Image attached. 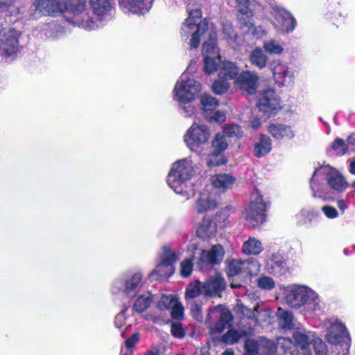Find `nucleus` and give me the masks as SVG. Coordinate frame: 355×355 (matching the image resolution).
Returning a JSON list of instances; mask_svg holds the SVG:
<instances>
[{
	"mask_svg": "<svg viewBox=\"0 0 355 355\" xmlns=\"http://www.w3.org/2000/svg\"><path fill=\"white\" fill-rule=\"evenodd\" d=\"M19 33L13 28H4L0 32V55L9 58L19 50Z\"/></svg>",
	"mask_w": 355,
	"mask_h": 355,
	"instance_id": "obj_16",
	"label": "nucleus"
},
{
	"mask_svg": "<svg viewBox=\"0 0 355 355\" xmlns=\"http://www.w3.org/2000/svg\"><path fill=\"white\" fill-rule=\"evenodd\" d=\"M210 122H223L226 119V116L224 112L220 110H216L211 112V114H205V116Z\"/></svg>",
	"mask_w": 355,
	"mask_h": 355,
	"instance_id": "obj_56",
	"label": "nucleus"
},
{
	"mask_svg": "<svg viewBox=\"0 0 355 355\" xmlns=\"http://www.w3.org/2000/svg\"><path fill=\"white\" fill-rule=\"evenodd\" d=\"M263 48L269 54L280 55L284 52V48L282 44L275 40L265 41Z\"/></svg>",
	"mask_w": 355,
	"mask_h": 355,
	"instance_id": "obj_41",
	"label": "nucleus"
},
{
	"mask_svg": "<svg viewBox=\"0 0 355 355\" xmlns=\"http://www.w3.org/2000/svg\"><path fill=\"white\" fill-rule=\"evenodd\" d=\"M245 336L243 330H236L234 329H229L221 338V340L227 345L236 343Z\"/></svg>",
	"mask_w": 355,
	"mask_h": 355,
	"instance_id": "obj_40",
	"label": "nucleus"
},
{
	"mask_svg": "<svg viewBox=\"0 0 355 355\" xmlns=\"http://www.w3.org/2000/svg\"><path fill=\"white\" fill-rule=\"evenodd\" d=\"M200 103L205 116V114H211V112L214 111L218 105V101L209 94L202 95Z\"/></svg>",
	"mask_w": 355,
	"mask_h": 355,
	"instance_id": "obj_39",
	"label": "nucleus"
},
{
	"mask_svg": "<svg viewBox=\"0 0 355 355\" xmlns=\"http://www.w3.org/2000/svg\"><path fill=\"white\" fill-rule=\"evenodd\" d=\"M201 11L198 9L191 10L189 17L182 24L181 37L187 40L191 37L189 45L191 49H196L200 42V37L208 31V22L206 19H200Z\"/></svg>",
	"mask_w": 355,
	"mask_h": 355,
	"instance_id": "obj_6",
	"label": "nucleus"
},
{
	"mask_svg": "<svg viewBox=\"0 0 355 355\" xmlns=\"http://www.w3.org/2000/svg\"><path fill=\"white\" fill-rule=\"evenodd\" d=\"M263 250L261 242L254 237H250L242 246V251L247 255H258Z\"/></svg>",
	"mask_w": 355,
	"mask_h": 355,
	"instance_id": "obj_35",
	"label": "nucleus"
},
{
	"mask_svg": "<svg viewBox=\"0 0 355 355\" xmlns=\"http://www.w3.org/2000/svg\"><path fill=\"white\" fill-rule=\"evenodd\" d=\"M266 209L267 203L264 202L258 189H254L251 194L248 208L245 213V218L250 228H257L266 222Z\"/></svg>",
	"mask_w": 355,
	"mask_h": 355,
	"instance_id": "obj_8",
	"label": "nucleus"
},
{
	"mask_svg": "<svg viewBox=\"0 0 355 355\" xmlns=\"http://www.w3.org/2000/svg\"><path fill=\"white\" fill-rule=\"evenodd\" d=\"M195 174L193 162L184 158L174 162L167 177L168 185L178 194L187 199L193 196V189L189 181Z\"/></svg>",
	"mask_w": 355,
	"mask_h": 355,
	"instance_id": "obj_1",
	"label": "nucleus"
},
{
	"mask_svg": "<svg viewBox=\"0 0 355 355\" xmlns=\"http://www.w3.org/2000/svg\"><path fill=\"white\" fill-rule=\"evenodd\" d=\"M216 33L211 30L209 34V40L205 41L202 46V55L204 56V69L205 73L210 74L221 67V57L219 49L216 45Z\"/></svg>",
	"mask_w": 355,
	"mask_h": 355,
	"instance_id": "obj_10",
	"label": "nucleus"
},
{
	"mask_svg": "<svg viewBox=\"0 0 355 355\" xmlns=\"http://www.w3.org/2000/svg\"><path fill=\"white\" fill-rule=\"evenodd\" d=\"M210 182L217 192L223 193L233 187L236 178L229 173H218L210 177Z\"/></svg>",
	"mask_w": 355,
	"mask_h": 355,
	"instance_id": "obj_24",
	"label": "nucleus"
},
{
	"mask_svg": "<svg viewBox=\"0 0 355 355\" xmlns=\"http://www.w3.org/2000/svg\"><path fill=\"white\" fill-rule=\"evenodd\" d=\"M315 355H328L326 344L318 336L313 343Z\"/></svg>",
	"mask_w": 355,
	"mask_h": 355,
	"instance_id": "obj_57",
	"label": "nucleus"
},
{
	"mask_svg": "<svg viewBox=\"0 0 355 355\" xmlns=\"http://www.w3.org/2000/svg\"><path fill=\"white\" fill-rule=\"evenodd\" d=\"M223 135H224L225 137H229L239 138L243 136V132L239 125L236 124H230L225 126Z\"/></svg>",
	"mask_w": 355,
	"mask_h": 355,
	"instance_id": "obj_52",
	"label": "nucleus"
},
{
	"mask_svg": "<svg viewBox=\"0 0 355 355\" xmlns=\"http://www.w3.org/2000/svg\"><path fill=\"white\" fill-rule=\"evenodd\" d=\"M171 332L174 337L182 338L184 336V330L179 322L172 324Z\"/></svg>",
	"mask_w": 355,
	"mask_h": 355,
	"instance_id": "obj_60",
	"label": "nucleus"
},
{
	"mask_svg": "<svg viewBox=\"0 0 355 355\" xmlns=\"http://www.w3.org/2000/svg\"><path fill=\"white\" fill-rule=\"evenodd\" d=\"M234 211V208L232 206H227L223 209L218 211L215 218H213L216 221L218 224V227H223L226 225V222L230 216L231 213H233Z\"/></svg>",
	"mask_w": 355,
	"mask_h": 355,
	"instance_id": "obj_46",
	"label": "nucleus"
},
{
	"mask_svg": "<svg viewBox=\"0 0 355 355\" xmlns=\"http://www.w3.org/2000/svg\"><path fill=\"white\" fill-rule=\"evenodd\" d=\"M285 300L291 307L300 308L306 304L308 309L316 313L322 309L318 295L312 289L304 286H293L285 291Z\"/></svg>",
	"mask_w": 355,
	"mask_h": 355,
	"instance_id": "obj_4",
	"label": "nucleus"
},
{
	"mask_svg": "<svg viewBox=\"0 0 355 355\" xmlns=\"http://www.w3.org/2000/svg\"><path fill=\"white\" fill-rule=\"evenodd\" d=\"M180 253L175 251L168 245L162 247L154 270L150 274L155 279L168 277L175 272V263L179 259Z\"/></svg>",
	"mask_w": 355,
	"mask_h": 355,
	"instance_id": "obj_7",
	"label": "nucleus"
},
{
	"mask_svg": "<svg viewBox=\"0 0 355 355\" xmlns=\"http://www.w3.org/2000/svg\"><path fill=\"white\" fill-rule=\"evenodd\" d=\"M352 144L347 143L340 138H336L331 144V149L335 151L337 155H344L347 152L348 147Z\"/></svg>",
	"mask_w": 355,
	"mask_h": 355,
	"instance_id": "obj_51",
	"label": "nucleus"
},
{
	"mask_svg": "<svg viewBox=\"0 0 355 355\" xmlns=\"http://www.w3.org/2000/svg\"><path fill=\"white\" fill-rule=\"evenodd\" d=\"M230 85L227 80L218 76V78L214 82L211 88L216 94H223L228 90Z\"/></svg>",
	"mask_w": 355,
	"mask_h": 355,
	"instance_id": "obj_49",
	"label": "nucleus"
},
{
	"mask_svg": "<svg viewBox=\"0 0 355 355\" xmlns=\"http://www.w3.org/2000/svg\"><path fill=\"white\" fill-rule=\"evenodd\" d=\"M293 337L295 342L288 337H279L277 344L284 350L286 355H310L311 345H313L316 338L314 332L297 329L293 331Z\"/></svg>",
	"mask_w": 355,
	"mask_h": 355,
	"instance_id": "obj_3",
	"label": "nucleus"
},
{
	"mask_svg": "<svg viewBox=\"0 0 355 355\" xmlns=\"http://www.w3.org/2000/svg\"><path fill=\"white\" fill-rule=\"evenodd\" d=\"M272 149L271 139L263 135H261L259 139L254 144V153L257 157H261L269 153Z\"/></svg>",
	"mask_w": 355,
	"mask_h": 355,
	"instance_id": "obj_34",
	"label": "nucleus"
},
{
	"mask_svg": "<svg viewBox=\"0 0 355 355\" xmlns=\"http://www.w3.org/2000/svg\"><path fill=\"white\" fill-rule=\"evenodd\" d=\"M239 5V12H241V10H244L248 8L252 9V3L251 0H236Z\"/></svg>",
	"mask_w": 355,
	"mask_h": 355,
	"instance_id": "obj_62",
	"label": "nucleus"
},
{
	"mask_svg": "<svg viewBox=\"0 0 355 355\" xmlns=\"http://www.w3.org/2000/svg\"><path fill=\"white\" fill-rule=\"evenodd\" d=\"M218 320L214 326L211 328L213 333H221L225 328L228 327L232 320L231 313L223 306L218 305L209 309L206 318V323L211 325L214 320Z\"/></svg>",
	"mask_w": 355,
	"mask_h": 355,
	"instance_id": "obj_17",
	"label": "nucleus"
},
{
	"mask_svg": "<svg viewBox=\"0 0 355 355\" xmlns=\"http://www.w3.org/2000/svg\"><path fill=\"white\" fill-rule=\"evenodd\" d=\"M271 15L273 16L272 24L280 33H290L295 29L297 21L293 16L284 8L271 3Z\"/></svg>",
	"mask_w": 355,
	"mask_h": 355,
	"instance_id": "obj_13",
	"label": "nucleus"
},
{
	"mask_svg": "<svg viewBox=\"0 0 355 355\" xmlns=\"http://www.w3.org/2000/svg\"><path fill=\"white\" fill-rule=\"evenodd\" d=\"M349 334L345 326L337 320H334L328 328L326 339L328 343L338 345L348 339Z\"/></svg>",
	"mask_w": 355,
	"mask_h": 355,
	"instance_id": "obj_20",
	"label": "nucleus"
},
{
	"mask_svg": "<svg viewBox=\"0 0 355 355\" xmlns=\"http://www.w3.org/2000/svg\"><path fill=\"white\" fill-rule=\"evenodd\" d=\"M257 285L264 290H271L275 287V283L272 278L268 276H262L257 279Z\"/></svg>",
	"mask_w": 355,
	"mask_h": 355,
	"instance_id": "obj_54",
	"label": "nucleus"
},
{
	"mask_svg": "<svg viewBox=\"0 0 355 355\" xmlns=\"http://www.w3.org/2000/svg\"><path fill=\"white\" fill-rule=\"evenodd\" d=\"M222 33L223 38L230 44H236L237 33L233 28L232 24L229 21L223 22Z\"/></svg>",
	"mask_w": 355,
	"mask_h": 355,
	"instance_id": "obj_42",
	"label": "nucleus"
},
{
	"mask_svg": "<svg viewBox=\"0 0 355 355\" xmlns=\"http://www.w3.org/2000/svg\"><path fill=\"white\" fill-rule=\"evenodd\" d=\"M63 14V3L60 0H36L29 10V15L37 19L42 15L58 16Z\"/></svg>",
	"mask_w": 355,
	"mask_h": 355,
	"instance_id": "obj_14",
	"label": "nucleus"
},
{
	"mask_svg": "<svg viewBox=\"0 0 355 355\" xmlns=\"http://www.w3.org/2000/svg\"><path fill=\"white\" fill-rule=\"evenodd\" d=\"M182 110L184 111V116L185 117L191 116L195 113V107L191 105H184L182 107Z\"/></svg>",
	"mask_w": 355,
	"mask_h": 355,
	"instance_id": "obj_64",
	"label": "nucleus"
},
{
	"mask_svg": "<svg viewBox=\"0 0 355 355\" xmlns=\"http://www.w3.org/2000/svg\"><path fill=\"white\" fill-rule=\"evenodd\" d=\"M60 28L61 27L54 21L47 23L42 27L41 31L42 34L40 37H42L44 35L46 37L55 38L58 36L56 32H58Z\"/></svg>",
	"mask_w": 355,
	"mask_h": 355,
	"instance_id": "obj_47",
	"label": "nucleus"
},
{
	"mask_svg": "<svg viewBox=\"0 0 355 355\" xmlns=\"http://www.w3.org/2000/svg\"><path fill=\"white\" fill-rule=\"evenodd\" d=\"M276 315L278 318L279 324L282 329L287 330L294 328V318L291 311L279 307Z\"/></svg>",
	"mask_w": 355,
	"mask_h": 355,
	"instance_id": "obj_33",
	"label": "nucleus"
},
{
	"mask_svg": "<svg viewBox=\"0 0 355 355\" xmlns=\"http://www.w3.org/2000/svg\"><path fill=\"white\" fill-rule=\"evenodd\" d=\"M252 9L241 10L237 15L240 28L245 33H250L256 38L267 35L266 31L261 26H255L252 22Z\"/></svg>",
	"mask_w": 355,
	"mask_h": 355,
	"instance_id": "obj_19",
	"label": "nucleus"
},
{
	"mask_svg": "<svg viewBox=\"0 0 355 355\" xmlns=\"http://www.w3.org/2000/svg\"><path fill=\"white\" fill-rule=\"evenodd\" d=\"M261 338L258 340L247 339L245 342V349L248 355H259Z\"/></svg>",
	"mask_w": 355,
	"mask_h": 355,
	"instance_id": "obj_50",
	"label": "nucleus"
},
{
	"mask_svg": "<svg viewBox=\"0 0 355 355\" xmlns=\"http://www.w3.org/2000/svg\"><path fill=\"white\" fill-rule=\"evenodd\" d=\"M90 6L95 15L103 16L111 9L110 0H89Z\"/></svg>",
	"mask_w": 355,
	"mask_h": 355,
	"instance_id": "obj_38",
	"label": "nucleus"
},
{
	"mask_svg": "<svg viewBox=\"0 0 355 355\" xmlns=\"http://www.w3.org/2000/svg\"><path fill=\"white\" fill-rule=\"evenodd\" d=\"M177 298L171 295H164L157 303V308L159 311L171 310L173 306H175Z\"/></svg>",
	"mask_w": 355,
	"mask_h": 355,
	"instance_id": "obj_48",
	"label": "nucleus"
},
{
	"mask_svg": "<svg viewBox=\"0 0 355 355\" xmlns=\"http://www.w3.org/2000/svg\"><path fill=\"white\" fill-rule=\"evenodd\" d=\"M322 210L324 215L330 219H334L338 217V212L336 208L329 205H325L322 207Z\"/></svg>",
	"mask_w": 355,
	"mask_h": 355,
	"instance_id": "obj_61",
	"label": "nucleus"
},
{
	"mask_svg": "<svg viewBox=\"0 0 355 355\" xmlns=\"http://www.w3.org/2000/svg\"><path fill=\"white\" fill-rule=\"evenodd\" d=\"M266 266L270 272L279 274L286 268V262L281 254L273 253L268 259Z\"/></svg>",
	"mask_w": 355,
	"mask_h": 355,
	"instance_id": "obj_32",
	"label": "nucleus"
},
{
	"mask_svg": "<svg viewBox=\"0 0 355 355\" xmlns=\"http://www.w3.org/2000/svg\"><path fill=\"white\" fill-rule=\"evenodd\" d=\"M142 275L135 272L114 279L112 284V293H122L128 298H133L139 292L142 284Z\"/></svg>",
	"mask_w": 355,
	"mask_h": 355,
	"instance_id": "obj_11",
	"label": "nucleus"
},
{
	"mask_svg": "<svg viewBox=\"0 0 355 355\" xmlns=\"http://www.w3.org/2000/svg\"><path fill=\"white\" fill-rule=\"evenodd\" d=\"M203 284L199 280H195L190 282L186 288L185 300L187 302L194 300V298L198 297L200 295H204Z\"/></svg>",
	"mask_w": 355,
	"mask_h": 355,
	"instance_id": "obj_37",
	"label": "nucleus"
},
{
	"mask_svg": "<svg viewBox=\"0 0 355 355\" xmlns=\"http://www.w3.org/2000/svg\"><path fill=\"white\" fill-rule=\"evenodd\" d=\"M153 0H121L120 6L132 13L144 15L152 7Z\"/></svg>",
	"mask_w": 355,
	"mask_h": 355,
	"instance_id": "obj_25",
	"label": "nucleus"
},
{
	"mask_svg": "<svg viewBox=\"0 0 355 355\" xmlns=\"http://www.w3.org/2000/svg\"><path fill=\"white\" fill-rule=\"evenodd\" d=\"M259 306L257 304L252 309L247 306H242L241 313L248 318L257 319L258 315Z\"/></svg>",
	"mask_w": 355,
	"mask_h": 355,
	"instance_id": "obj_59",
	"label": "nucleus"
},
{
	"mask_svg": "<svg viewBox=\"0 0 355 355\" xmlns=\"http://www.w3.org/2000/svg\"><path fill=\"white\" fill-rule=\"evenodd\" d=\"M239 74V68L232 62H223L218 73V76L222 77L228 81L234 79Z\"/></svg>",
	"mask_w": 355,
	"mask_h": 355,
	"instance_id": "obj_36",
	"label": "nucleus"
},
{
	"mask_svg": "<svg viewBox=\"0 0 355 355\" xmlns=\"http://www.w3.org/2000/svg\"><path fill=\"white\" fill-rule=\"evenodd\" d=\"M152 299L150 293L141 295L136 300L133 309L137 312H143L150 305Z\"/></svg>",
	"mask_w": 355,
	"mask_h": 355,
	"instance_id": "obj_43",
	"label": "nucleus"
},
{
	"mask_svg": "<svg viewBox=\"0 0 355 355\" xmlns=\"http://www.w3.org/2000/svg\"><path fill=\"white\" fill-rule=\"evenodd\" d=\"M217 207V202L214 198L207 193H200L195 203V209L198 214L211 211Z\"/></svg>",
	"mask_w": 355,
	"mask_h": 355,
	"instance_id": "obj_29",
	"label": "nucleus"
},
{
	"mask_svg": "<svg viewBox=\"0 0 355 355\" xmlns=\"http://www.w3.org/2000/svg\"><path fill=\"white\" fill-rule=\"evenodd\" d=\"M218 224L215 220L210 217H205L201 225L198 227L196 234L202 239H209L216 234Z\"/></svg>",
	"mask_w": 355,
	"mask_h": 355,
	"instance_id": "obj_28",
	"label": "nucleus"
},
{
	"mask_svg": "<svg viewBox=\"0 0 355 355\" xmlns=\"http://www.w3.org/2000/svg\"><path fill=\"white\" fill-rule=\"evenodd\" d=\"M257 106L263 116L268 118L279 108V99L273 89H267L259 93Z\"/></svg>",
	"mask_w": 355,
	"mask_h": 355,
	"instance_id": "obj_18",
	"label": "nucleus"
},
{
	"mask_svg": "<svg viewBox=\"0 0 355 355\" xmlns=\"http://www.w3.org/2000/svg\"><path fill=\"white\" fill-rule=\"evenodd\" d=\"M274 64L272 73L275 83L280 87L291 85L294 74L293 70L279 61Z\"/></svg>",
	"mask_w": 355,
	"mask_h": 355,
	"instance_id": "obj_21",
	"label": "nucleus"
},
{
	"mask_svg": "<svg viewBox=\"0 0 355 355\" xmlns=\"http://www.w3.org/2000/svg\"><path fill=\"white\" fill-rule=\"evenodd\" d=\"M249 60L254 67L263 69L267 66L268 57L261 48H256L250 52Z\"/></svg>",
	"mask_w": 355,
	"mask_h": 355,
	"instance_id": "obj_31",
	"label": "nucleus"
},
{
	"mask_svg": "<svg viewBox=\"0 0 355 355\" xmlns=\"http://www.w3.org/2000/svg\"><path fill=\"white\" fill-rule=\"evenodd\" d=\"M212 146L214 151L209 157L207 158V164L209 166H218L220 164L219 162L212 161V157L218 156L222 152L225 151L228 147V141L225 136L221 133H218L215 135L212 141Z\"/></svg>",
	"mask_w": 355,
	"mask_h": 355,
	"instance_id": "obj_27",
	"label": "nucleus"
},
{
	"mask_svg": "<svg viewBox=\"0 0 355 355\" xmlns=\"http://www.w3.org/2000/svg\"><path fill=\"white\" fill-rule=\"evenodd\" d=\"M319 175L324 176L330 189L335 191L343 192L348 187V183L336 168L329 166H321L315 169L311 180V195L314 198H319L322 201L331 199L328 189L317 182V177Z\"/></svg>",
	"mask_w": 355,
	"mask_h": 355,
	"instance_id": "obj_2",
	"label": "nucleus"
},
{
	"mask_svg": "<svg viewBox=\"0 0 355 355\" xmlns=\"http://www.w3.org/2000/svg\"><path fill=\"white\" fill-rule=\"evenodd\" d=\"M193 261L190 259H186L180 263V274L182 277H189L193 271Z\"/></svg>",
	"mask_w": 355,
	"mask_h": 355,
	"instance_id": "obj_55",
	"label": "nucleus"
},
{
	"mask_svg": "<svg viewBox=\"0 0 355 355\" xmlns=\"http://www.w3.org/2000/svg\"><path fill=\"white\" fill-rule=\"evenodd\" d=\"M227 275L229 277L236 275H252L259 271V265L254 259L226 261Z\"/></svg>",
	"mask_w": 355,
	"mask_h": 355,
	"instance_id": "obj_15",
	"label": "nucleus"
},
{
	"mask_svg": "<svg viewBox=\"0 0 355 355\" xmlns=\"http://www.w3.org/2000/svg\"><path fill=\"white\" fill-rule=\"evenodd\" d=\"M226 283L219 275L207 279L204 284V295L207 297L220 296V293L225 288Z\"/></svg>",
	"mask_w": 355,
	"mask_h": 355,
	"instance_id": "obj_23",
	"label": "nucleus"
},
{
	"mask_svg": "<svg viewBox=\"0 0 355 355\" xmlns=\"http://www.w3.org/2000/svg\"><path fill=\"white\" fill-rule=\"evenodd\" d=\"M64 10L73 15V17L68 21L74 25L87 31L94 30L98 27L97 23L89 15H85L84 17H80V15L86 10V0H66L63 3V12Z\"/></svg>",
	"mask_w": 355,
	"mask_h": 355,
	"instance_id": "obj_9",
	"label": "nucleus"
},
{
	"mask_svg": "<svg viewBox=\"0 0 355 355\" xmlns=\"http://www.w3.org/2000/svg\"><path fill=\"white\" fill-rule=\"evenodd\" d=\"M0 9L5 15H15L19 13V6L15 0H0Z\"/></svg>",
	"mask_w": 355,
	"mask_h": 355,
	"instance_id": "obj_44",
	"label": "nucleus"
},
{
	"mask_svg": "<svg viewBox=\"0 0 355 355\" xmlns=\"http://www.w3.org/2000/svg\"><path fill=\"white\" fill-rule=\"evenodd\" d=\"M196 70V62H191L186 71L183 73L177 81L173 89V98L176 101L187 104L196 99L202 89L201 84L192 78L189 73Z\"/></svg>",
	"mask_w": 355,
	"mask_h": 355,
	"instance_id": "obj_5",
	"label": "nucleus"
},
{
	"mask_svg": "<svg viewBox=\"0 0 355 355\" xmlns=\"http://www.w3.org/2000/svg\"><path fill=\"white\" fill-rule=\"evenodd\" d=\"M125 322V317L123 313H120L116 315L114 320V324L117 328H121Z\"/></svg>",
	"mask_w": 355,
	"mask_h": 355,
	"instance_id": "obj_63",
	"label": "nucleus"
},
{
	"mask_svg": "<svg viewBox=\"0 0 355 355\" xmlns=\"http://www.w3.org/2000/svg\"><path fill=\"white\" fill-rule=\"evenodd\" d=\"M224 250L221 245H214L209 250H202L201 252L200 260L202 263L218 264L224 257Z\"/></svg>",
	"mask_w": 355,
	"mask_h": 355,
	"instance_id": "obj_26",
	"label": "nucleus"
},
{
	"mask_svg": "<svg viewBox=\"0 0 355 355\" xmlns=\"http://www.w3.org/2000/svg\"><path fill=\"white\" fill-rule=\"evenodd\" d=\"M236 84L242 90L248 94H253L257 87L258 76L256 73L250 71H242L236 80Z\"/></svg>",
	"mask_w": 355,
	"mask_h": 355,
	"instance_id": "obj_22",
	"label": "nucleus"
},
{
	"mask_svg": "<svg viewBox=\"0 0 355 355\" xmlns=\"http://www.w3.org/2000/svg\"><path fill=\"white\" fill-rule=\"evenodd\" d=\"M277 346L270 340L261 338L259 355H276Z\"/></svg>",
	"mask_w": 355,
	"mask_h": 355,
	"instance_id": "obj_45",
	"label": "nucleus"
},
{
	"mask_svg": "<svg viewBox=\"0 0 355 355\" xmlns=\"http://www.w3.org/2000/svg\"><path fill=\"white\" fill-rule=\"evenodd\" d=\"M187 306H189L192 316L198 321H202L203 316L202 314L201 305L195 300L187 302Z\"/></svg>",
	"mask_w": 355,
	"mask_h": 355,
	"instance_id": "obj_53",
	"label": "nucleus"
},
{
	"mask_svg": "<svg viewBox=\"0 0 355 355\" xmlns=\"http://www.w3.org/2000/svg\"><path fill=\"white\" fill-rule=\"evenodd\" d=\"M210 137L209 129L205 125L194 123L187 131L184 141L191 150L200 153L207 144Z\"/></svg>",
	"mask_w": 355,
	"mask_h": 355,
	"instance_id": "obj_12",
	"label": "nucleus"
},
{
	"mask_svg": "<svg viewBox=\"0 0 355 355\" xmlns=\"http://www.w3.org/2000/svg\"><path fill=\"white\" fill-rule=\"evenodd\" d=\"M268 130L270 134L276 139H291L294 137V132L291 128L284 124H271Z\"/></svg>",
	"mask_w": 355,
	"mask_h": 355,
	"instance_id": "obj_30",
	"label": "nucleus"
},
{
	"mask_svg": "<svg viewBox=\"0 0 355 355\" xmlns=\"http://www.w3.org/2000/svg\"><path fill=\"white\" fill-rule=\"evenodd\" d=\"M184 309L181 303L178 301L175 302V306H173L171 310V317L174 319H181L183 317Z\"/></svg>",
	"mask_w": 355,
	"mask_h": 355,
	"instance_id": "obj_58",
	"label": "nucleus"
}]
</instances>
